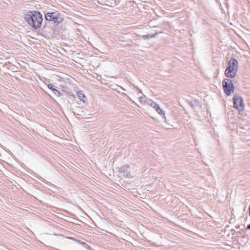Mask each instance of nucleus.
<instances>
[{
	"label": "nucleus",
	"mask_w": 250,
	"mask_h": 250,
	"mask_svg": "<svg viewBox=\"0 0 250 250\" xmlns=\"http://www.w3.org/2000/svg\"><path fill=\"white\" fill-rule=\"evenodd\" d=\"M143 97H140V98H139V99H140V102H141V101H142L141 100L143 99Z\"/></svg>",
	"instance_id": "f3484780"
},
{
	"label": "nucleus",
	"mask_w": 250,
	"mask_h": 250,
	"mask_svg": "<svg viewBox=\"0 0 250 250\" xmlns=\"http://www.w3.org/2000/svg\"><path fill=\"white\" fill-rule=\"evenodd\" d=\"M26 21L34 29H38L42 22V15L39 11H29L24 16Z\"/></svg>",
	"instance_id": "f257e3e1"
},
{
	"label": "nucleus",
	"mask_w": 250,
	"mask_h": 250,
	"mask_svg": "<svg viewBox=\"0 0 250 250\" xmlns=\"http://www.w3.org/2000/svg\"><path fill=\"white\" fill-rule=\"evenodd\" d=\"M77 96L81 101H83V103H84V99L85 98V97L83 93L81 92H78Z\"/></svg>",
	"instance_id": "f8f14e48"
},
{
	"label": "nucleus",
	"mask_w": 250,
	"mask_h": 250,
	"mask_svg": "<svg viewBox=\"0 0 250 250\" xmlns=\"http://www.w3.org/2000/svg\"><path fill=\"white\" fill-rule=\"evenodd\" d=\"M155 110L159 114L163 116L162 117L164 119L165 122L167 123V120L165 116V111L160 108V106L158 105V106H157Z\"/></svg>",
	"instance_id": "1a4fd4ad"
},
{
	"label": "nucleus",
	"mask_w": 250,
	"mask_h": 250,
	"mask_svg": "<svg viewBox=\"0 0 250 250\" xmlns=\"http://www.w3.org/2000/svg\"><path fill=\"white\" fill-rule=\"evenodd\" d=\"M247 229H250V225H249L247 226Z\"/></svg>",
	"instance_id": "a211bd4d"
},
{
	"label": "nucleus",
	"mask_w": 250,
	"mask_h": 250,
	"mask_svg": "<svg viewBox=\"0 0 250 250\" xmlns=\"http://www.w3.org/2000/svg\"><path fill=\"white\" fill-rule=\"evenodd\" d=\"M83 245L85 246V247L86 249H90V247L89 246H88L87 244H86V243H83Z\"/></svg>",
	"instance_id": "2eb2a0df"
},
{
	"label": "nucleus",
	"mask_w": 250,
	"mask_h": 250,
	"mask_svg": "<svg viewBox=\"0 0 250 250\" xmlns=\"http://www.w3.org/2000/svg\"><path fill=\"white\" fill-rule=\"evenodd\" d=\"M232 102L233 104V106H234V97L232 98Z\"/></svg>",
	"instance_id": "dca6fc26"
},
{
	"label": "nucleus",
	"mask_w": 250,
	"mask_h": 250,
	"mask_svg": "<svg viewBox=\"0 0 250 250\" xmlns=\"http://www.w3.org/2000/svg\"><path fill=\"white\" fill-rule=\"evenodd\" d=\"M249 213H250V207L249 208Z\"/></svg>",
	"instance_id": "6ab92c4d"
},
{
	"label": "nucleus",
	"mask_w": 250,
	"mask_h": 250,
	"mask_svg": "<svg viewBox=\"0 0 250 250\" xmlns=\"http://www.w3.org/2000/svg\"><path fill=\"white\" fill-rule=\"evenodd\" d=\"M143 38L144 39H147L150 38V35L148 34V35H143Z\"/></svg>",
	"instance_id": "ddd939ff"
},
{
	"label": "nucleus",
	"mask_w": 250,
	"mask_h": 250,
	"mask_svg": "<svg viewBox=\"0 0 250 250\" xmlns=\"http://www.w3.org/2000/svg\"><path fill=\"white\" fill-rule=\"evenodd\" d=\"M45 19L46 21H53L54 23H61L63 19L61 17L60 14L57 12L47 13L45 15Z\"/></svg>",
	"instance_id": "f03ea898"
},
{
	"label": "nucleus",
	"mask_w": 250,
	"mask_h": 250,
	"mask_svg": "<svg viewBox=\"0 0 250 250\" xmlns=\"http://www.w3.org/2000/svg\"><path fill=\"white\" fill-rule=\"evenodd\" d=\"M47 87L49 89H51L53 91L54 94L57 96L60 97L62 95V93L60 91H59L58 90L54 88V85L52 84H48L47 85Z\"/></svg>",
	"instance_id": "6e6552de"
},
{
	"label": "nucleus",
	"mask_w": 250,
	"mask_h": 250,
	"mask_svg": "<svg viewBox=\"0 0 250 250\" xmlns=\"http://www.w3.org/2000/svg\"><path fill=\"white\" fill-rule=\"evenodd\" d=\"M128 166H124L122 167V170L124 176L126 177H130V172L128 171Z\"/></svg>",
	"instance_id": "9d476101"
},
{
	"label": "nucleus",
	"mask_w": 250,
	"mask_h": 250,
	"mask_svg": "<svg viewBox=\"0 0 250 250\" xmlns=\"http://www.w3.org/2000/svg\"><path fill=\"white\" fill-rule=\"evenodd\" d=\"M228 127L232 131L234 126V115L232 110L228 113Z\"/></svg>",
	"instance_id": "39448f33"
},
{
	"label": "nucleus",
	"mask_w": 250,
	"mask_h": 250,
	"mask_svg": "<svg viewBox=\"0 0 250 250\" xmlns=\"http://www.w3.org/2000/svg\"><path fill=\"white\" fill-rule=\"evenodd\" d=\"M229 66L226 69L225 75L228 78H233L234 77V58H231L229 62Z\"/></svg>",
	"instance_id": "20e7f679"
},
{
	"label": "nucleus",
	"mask_w": 250,
	"mask_h": 250,
	"mask_svg": "<svg viewBox=\"0 0 250 250\" xmlns=\"http://www.w3.org/2000/svg\"><path fill=\"white\" fill-rule=\"evenodd\" d=\"M222 84L224 92L227 95L229 96L232 92H233L234 87L232 81L230 79H225L223 81Z\"/></svg>",
	"instance_id": "7ed1b4c3"
},
{
	"label": "nucleus",
	"mask_w": 250,
	"mask_h": 250,
	"mask_svg": "<svg viewBox=\"0 0 250 250\" xmlns=\"http://www.w3.org/2000/svg\"><path fill=\"white\" fill-rule=\"evenodd\" d=\"M245 105L243 99L241 97L235 98V108L239 113L244 109Z\"/></svg>",
	"instance_id": "423d86ee"
},
{
	"label": "nucleus",
	"mask_w": 250,
	"mask_h": 250,
	"mask_svg": "<svg viewBox=\"0 0 250 250\" xmlns=\"http://www.w3.org/2000/svg\"><path fill=\"white\" fill-rule=\"evenodd\" d=\"M157 35V33H155V34H154L153 35H150V38H155V37H156Z\"/></svg>",
	"instance_id": "4468645a"
},
{
	"label": "nucleus",
	"mask_w": 250,
	"mask_h": 250,
	"mask_svg": "<svg viewBox=\"0 0 250 250\" xmlns=\"http://www.w3.org/2000/svg\"><path fill=\"white\" fill-rule=\"evenodd\" d=\"M146 103L147 104L149 105V106H150L151 107L153 108L154 109H155L156 108L157 106H158L159 105L158 104L155 103L154 102H153L152 100H151L150 99L147 100L146 101Z\"/></svg>",
	"instance_id": "9b49d317"
},
{
	"label": "nucleus",
	"mask_w": 250,
	"mask_h": 250,
	"mask_svg": "<svg viewBox=\"0 0 250 250\" xmlns=\"http://www.w3.org/2000/svg\"><path fill=\"white\" fill-rule=\"evenodd\" d=\"M52 30V28L49 26H48L46 22H45V25L42 29V35L44 37L49 36L51 35Z\"/></svg>",
	"instance_id": "0eeeda50"
}]
</instances>
